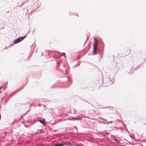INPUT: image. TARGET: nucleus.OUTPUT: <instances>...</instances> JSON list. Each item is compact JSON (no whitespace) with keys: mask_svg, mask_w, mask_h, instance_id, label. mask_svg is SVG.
<instances>
[{"mask_svg":"<svg viewBox=\"0 0 146 146\" xmlns=\"http://www.w3.org/2000/svg\"><path fill=\"white\" fill-rule=\"evenodd\" d=\"M94 40L95 41L94 42V47H93V54L95 55L96 54V53H98V51L99 48L97 47V44L98 43V41L96 38H94Z\"/></svg>","mask_w":146,"mask_h":146,"instance_id":"1","label":"nucleus"},{"mask_svg":"<svg viewBox=\"0 0 146 146\" xmlns=\"http://www.w3.org/2000/svg\"><path fill=\"white\" fill-rule=\"evenodd\" d=\"M27 35L23 36H21L18 37L17 39H15L13 42L14 44H17L22 40L25 38L26 37Z\"/></svg>","mask_w":146,"mask_h":146,"instance_id":"2","label":"nucleus"},{"mask_svg":"<svg viewBox=\"0 0 146 146\" xmlns=\"http://www.w3.org/2000/svg\"><path fill=\"white\" fill-rule=\"evenodd\" d=\"M34 5L35 6V8H39V7L40 6L41 3L39 2V1L37 0L35 3Z\"/></svg>","mask_w":146,"mask_h":146,"instance_id":"3","label":"nucleus"},{"mask_svg":"<svg viewBox=\"0 0 146 146\" xmlns=\"http://www.w3.org/2000/svg\"><path fill=\"white\" fill-rule=\"evenodd\" d=\"M64 145H66V146H73V143L69 141L64 143Z\"/></svg>","mask_w":146,"mask_h":146,"instance_id":"4","label":"nucleus"},{"mask_svg":"<svg viewBox=\"0 0 146 146\" xmlns=\"http://www.w3.org/2000/svg\"><path fill=\"white\" fill-rule=\"evenodd\" d=\"M37 121L39 122L43 125H45L46 124V122L45 121V119H43L42 120L38 119L37 120Z\"/></svg>","mask_w":146,"mask_h":146,"instance_id":"5","label":"nucleus"},{"mask_svg":"<svg viewBox=\"0 0 146 146\" xmlns=\"http://www.w3.org/2000/svg\"><path fill=\"white\" fill-rule=\"evenodd\" d=\"M111 139L114 141H115L116 142H118V140L117 139L116 137L113 135H111Z\"/></svg>","mask_w":146,"mask_h":146,"instance_id":"6","label":"nucleus"},{"mask_svg":"<svg viewBox=\"0 0 146 146\" xmlns=\"http://www.w3.org/2000/svg\"><path fill=\"white\" fill-rule=\"evenodd\" d=\"M72 120H81L82 119V118L81 117H72V119H71Z\"/></svg>","mask_w":146,"mask_h":146,"instance_id":"7","label":"nucleus"},{"mask_svg":"<svg viewBox=\"0 0 146 146\" xmlns=\"http://www.w3.org/2000/svg\"><path fill=\"white\" fill-rule=\"evenodd\" d=\"M135 70L134 68H131L130 70V72L129 73V74H132Z\"/></svg>","mask_w":146,"mask_h":146,"instance_id":"8","label":"nucleus"},{"mask_svg":"<svg viewBox=\"0 0 146 146\" xmlns=\"http://www.w3.org/2000/svg\"><path fill=\"white\" fill-rule=\"evenodd\" d=\"M142 66V64H141L139 65H138L134 69L135 70H138L139 68H140L141 67V66Z\"/></svg>","mask_w":146,"mask_h":146,"instance_id":"9","label":"nucleus"},{"mask_svg":"<svg viewBox=\"0 0 146 146\" xmlns=\"http://www.w3.org/2000/svg\"><path fill=\"white\" fill-rule=\"evenodd\" d=\"M64 145V144L60 143L59 144H56L53 146H63Z\"/></svg>","mask_w":146,"mask_h":146,"instance_id":"10","label":"nucleus"},{"mask_svg":"<svg viewBox=\"0 0 146 146\" xmlns=\"http://www.w3.org/2000/svg\"><path fill=\"white\" fill-rule=\"evenodd\" d=\"M62 72V73L63 74H67L68 73L67 71L65 69L64 70V72Z\"/></svg>","mask_w":146,"mask_h":146,"instance_id":"11","label":"nucleus"},{"mask_svg":"<svg viewBox=\"0 0 146 146\" xmlns=\"http://www.w3.org/2000/svg\"><path fill=\"white\" fill-rule=\"evenodd\" d=\"M109 80H110V83H109V84L110 85V84H112L113 83V82L111 81V78L110 77H109Z\"/></svg>","mask_w":146,"mask_h":146,"instance_id":"12","label":"nucleus"},{"mask_svg":"<svg viewBox=\"0 0 146 146\" xmlns=\"http://www.w3.org/2000/svg\"><path fill=\"white\" fill-rule=\"evenodd\" d=\"M62 56H64L65 58H66V57L65 56V53L64 52H62Z\"/></svg>","mask_w":146,"mask_h":146,"instance_id":"13","label":"nucleus"},{"mask_svg":"<svg viewBox=\"0 0 146 146\" xmlns=\"http://www.w3.org/2000/svg\"><path fill=\"white\" fill-rule=\"evenodd\" d=\"M57 87V86H56L55 84H54L53 86H51L52 88H55Z\"/></svg>","mask_w":146,"mask_h":146,"instance_id":"14","label":"nucleus"},{"mask_svg":"<svg viewBox=\"0 0 146 146\" xmlns=\"http://www.w3.org/2000/svg\"><path fill=\"white\" fill-rule=\"evenodd\" d=\"M22 89V88L21 89H18L17 90V91H16L15 92H13V93H14V94L15 93V92H18V91H20Z\"/></svg>","mask_w":146,"mask_h":146,"instance_id":"15","label":"nucleus"},{"mask_svg":"<svg viewBox=\"0 0 146 146\" xmlns=\"http://www.w3.org/2000/svg\"><path fill=\"white\" fill-rule=\"evenodd\" d=\"M129 134H130V137L131 138H133V137H132V135H131V133H129Z\"/></svg>","mask_w":146,"mask_h":146,"instance_id":"16","label":"nucleus"},{"mask_svg":"<svg viewBox=\"0 0 146 146\" xmlns=\"http://www.w3.org/2000/svg\"><path fill=\"white\" fill-rule=\"evenodd\" d=\"M112 122V121H110L109 122L107 123L106 124H109V123H111Z\"/></svg>","mask_w":146,"mask_h":146,"instance_id":"17","label":"nucleus"},{"mask_svg":"<svg viewBox=\"0 0 146 146\" xmlns=\"http://www.w3.org/2000/svg\"><path fill=\"white\" fill-rule=\"evenodd\" d=\"M44 146V144L43 145H37L36 146Z\"/></svg>","mask_w":146,"mask_h":146,"instance_id":"18","label":"nucleus"},{"mask_svg":"<svg viewBox=\"0 0 146 146\" xmlns=\"http://www.w3.org/2000/svg\"><path fill=\"white\" fill-rule=\"evenodd\" d=\"M14 44L13 43V44H10V47H11Z\"/></svg>","mask_w":146,"mask_h":146,"instance_id":"19","label":"nucleus"},{"mask_svg":"<svg viewBox=\"0 0 146 146\" xmlns=\"http://www.w3.org/2000/svg\"><path fill=\"white\" fill-rule=\"evenodd\" d=\"M87 40H88V39H87H87H86V41H85V42H84V45L85 44H86V41H87Z\"/></svg>","mask_w":146,"mask_h":146,"instance_id":"20","label":"nucleus"},{"mask_svg":"<svg viewBox=\"0 0 146 146\" xmlns=\"http://www.w3.org/2000/svg\"><path fill=\"white\" fill-rule=\"evenodd\" d=\"M38 106L39 107H40V106H41V104H38Z\"/></svg>","mask_w":146,"mask_h":146,"instance_id":"21","label":"nucleus"},{"mask_svg":"<svg viewBox=\"0 0 146 146\" xmlns=\"http://www.w3.org/2000/svg\"><path fill=\"white\" fill-rule=\"evenodd\" d=\"M15 122V121H13V123H12V124H13Z\"/></svg>","mask_w":146,"mask_h":146,"instance_id":"22","label":"nucleus"},{"mask_svg":"<svg viewBox=\"0 0 146 146\" xmlns=\"http://www.w3.org/2000/svg\"><path fill=\"white\" fill-rule=\"evenodd\" d=\"M102 123H105V124H106V123H106V122H102Z\"/></svg>","mask_w":146,"mask_h":146,"instance_id":"23","label":"nucleus"},{"mask_svg":"<svg viewBox=\"0 0 146 146\" xmlns=\"http://www.w3.org/2000/svg\"><path fill=\"white\" fill-rule=\"evenodd\" d=\"M129 133H130L128 130L127 129L126 130Z\"/></svg>","mask_w":146,"mask_h":146,"instance_id":"24","label":"nucleus"},{"mask_svg":"<svg viewBox=\"0 0 146 146\" xmlns=\"http://www.w3.org/2000/svg\"><path fill=\"white\" fill-rule=\"evenodd\" d=\"M5 136H6V135L4 133V136H3V137H5Z\"/></svg>","mask_w":146,"mask_h":146,"instance_id":"25","label":"nucleus"},{"mask_svg":"<svg viewBox=\"0 0 146 146\" xmlns=\"http://www.w3.org/2000/svg\"><path fill=\"white\" fill-rule=\"evenodd\" d=\"M102 119H104V120H106L105 119H104V118H101Z\"/></svg>","mask_w":146,"mask_h":146,"instance_id":"26","label":"nucleus"},{"mask_svg":"<svg viewBox=\"0 0 146 146\" xmlns=\"http://www.w3.org/2000/svg\"><path fill=\"white\" fill-rule=\"evenodd\" d=\"M6 49H7V46L5 47Z\"/></svg>","mask_w":146,"mask_h":146,"instance_id":"27","label":"nucleus"},{"mask_svg":"<svg viewBox=\"0 0 146 146\" xmlns=\"http://www.w3.org/2000/svg\"><path fill=\"white\" fill-rule=\"evenodd\" d=\"M41 55H42H42H43V53H42L41 54Z\"/></svg>","mask_w":146,"mask_h":146,"instance_id":"28","label":"nucleus"},{"mask_svg":"<svg viewBox=\"0 0 146 146\" xmlns=\"http://www.w3.org/2000/svg\"><path fill=\"white\" fill-rule=\"evenodd\" d=\"M42 105L44 106V105L42 104Z\"/></svg>","mask_w":146,"mask_h":146,"instance_id":"29","label":"nucleus"},{"mask_svg":"<svg viewBox=\"0 0 146 146\" xmlns=\"http://www.w3.org/2000/svg\"><path fill=\"white\" fill-rule=\"evenodd\" d=\"M25 127H27V126L26 125H25Z\"/></svg>","mask_w":146,"mask_h":146,"instance_id":"30","label":"nucleus"},{"mask_svg":"<svg viewBox=\"0 0 146 146\" xmlns=\"http://www.w3.org/2000/svg\"><path fill=\"white\" fill-rule=\"evenodd\" d=\"M57 64H58V63H57Z\"/></svg>","mask_w":146,"mask_h":146,"instance_id":"31","label":"nucleus"}]
</instances>
